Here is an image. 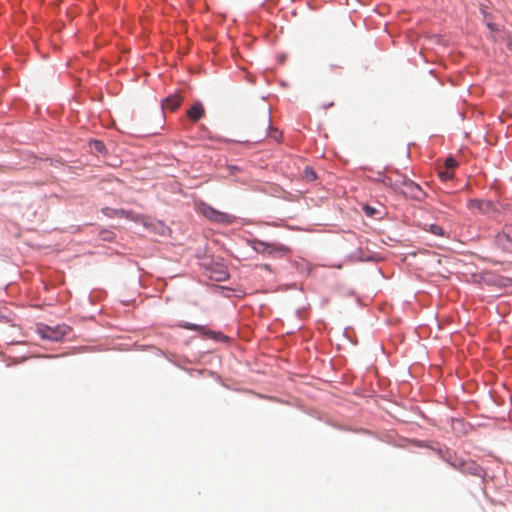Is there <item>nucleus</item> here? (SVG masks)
I'll return each instance as SVG.
<instances>
[{"mask_svg":"<svg viewBox=\"0 0 512 512\" xmlns=\"http://www.w3.org/2000/svg\"><path fill=\"white\" fill-rule=\"evenodd\" d=\"M118 215H121V216H125L126 218H130L131 217V212H128V211H125V210H119L117 212Z\"/></svg>","mask_w":512,"mask_h":512,"instance_id":"obj_18","label":"nucleus"},{"mask_svg":"<svg viewBox=\"0 0 512 512\" xmlns=\"http://www.w3.org/2000/svg\"><path fill=\"white\" fill-rule=\"evenodd\" d=\"M458 166V162L456 159H454L453 157H448L446 160H445V163H444V168L447 169V170H450L453 172V170Z\"/></svg>","mask_w":512,"mask_h":512,"instance_id":"obj_11","label":"nucleus"},{"mask_svg":"<svg viewBox=\"0 0 512 512\" xmlns=\"http://www.w3.org/2000/svg\"><path fill=\"white\" fill-rule=\"evenodd\" d=\"M40 333L44 339H48L51 341H59L67 335L68 328L67 327L51 328V327L46 326L40 330Z\"/></svg>","mask_w":512,"mask_h":512,"instance_id":"obj_5","label":"nucleus"},{"mask_svg":"<svg viewBox=\"0 0 512 512\" xmlns=\"http://www.w3.org/2000/svg\"><path fill=\"white\" fill-rule=\"evenodd\" d=\"M180 326L187 330L198 331V332H202V333H207V331H208L206 329V327L201 326V325L192 324V323H185V324H181Z\"/></svg>","mask_w":512,"mask_h":512,"instance_id":"obj_10","label":"nucleus"},{"mask_svg":"<svg viewBox=\"0 0 512 512\" xmlns=\"http://www.w3.org/2000/svg\"><path fill=\"white\" fill-rule=\"evenodd\" d=\"M205 113V110L201 103H195L188 111L187 116L193 122L198 121Z\"/></svg>","mask_w":512,"mask_h":512,"instance_id":"obj_8","label":"nucleus"},{"mask_svg":"<svg viewBox=\"0 0 512 512\" xmlns=\"http://www.w3.org/2000/svg\"><path fill=\"white\" fill-rule=\"evenodd\" d=\"M464 471L480 476L482 469L474 462H468L464 464Z\"/></svg>","mask_w":512,"mask_h":512,"instance_id":"obj_9","label":"nucleus"},{"mask_svg":"<svg viewBox=\"0 0 512 512\" xmlns=\"http://www.w3.org/2000/svg\"><path fill=\"white\" fill-rule=\"evenodd\" d=\"M504 238L509 240L508 237H507V234L505 232H503L502 234H498L497 235V242L498 243H502Z\"/></svg>","mask_w":512,"mask_h":512,"instance_id":"obj_17","label":"nucleus"},{"mask_svg":"<svg viewBox=\"0 0 512 512\" xmlns=\"http://www.w3.org/2000/svg\"><path fill=\"white\" fill-rule=\"evenodd\" d=\"M400 193L415 200H421L425 196V193L420 186L408 178L406 179Z\"/></svg>","mask_w":512,"mask_h":512,"instance_id":"obj_4","label":"nucleus"},{"mask_svg":"<svg viewBox=\"0 0 512 512\" xmlns=\"http://www.w3.org/2000/svg\"><path fill=\"white\" fill-rule=\"evenodd\" d=\"M182 96L178 93L169 95L163 101V107L175 111L182 103Z\"/></svg>","mask_w":512,"mask_h":512,"instance_id":"obj_6","label":"nucleus"},{"mask_svg":"<svg viewBox=\"0 0 512 512\" xmlns=\"http://www.w3.org/2000/svg\"><path fill=\"white\" fill-rule=\"evenodd\" d=\"M304 177L308 180V181H314L317 177H316V173L314 172L313 169L307 167L305 170H304Z\"/></svg>","mask_w":512,"mask_h":512,"instance_id":"obj_14","label":"nucleus"},{"mask_svg":"<svg viewBox=\"0 0 512 512\" xmlns=\"http://www.w3.org/2000/svg\"><path fill=\"white\" fill-rule=\"evenodd\" d=\"M507 47L512 51V39L507 40Z\"/></svg>","mask_w":512,"mask_h":512,"instance_id":"obj_19","label":"nucleus"},{"mask_svg":"<svg viewBox=\"0 0 512 512\" xmlns=\"http://www.w3.org/2000/svg\"><path fill=\"white\" fill-rule=\"evenodd\" d=\"M439 176L443 181H448L453 178L454 174L452 171L443 169L439 171Z\"/></svg>","mask_w":512,"mask_h":512,"instance_id":"obj_13","label":"nucleus"},{"mask_svg":"<svg viewBox=\"0 0 512 512\" xmlns=\"http://www.w3.org/2000/svg\"><path fill=\"white\" fill-rule=\"evenodd\" d=\"M429 231L434 234V235H437V236H444V230L441 226L439 225H436V224H431L429 226Z\"/></svg>","mask_w":512,"mask_h":512,"instance_id":"obj_12","label":"nucleus"},{"mask_svg":"<svg viewBox=\"0 0 512 512\" xmlns=\"http://www.w3.org/2000/svg\"><path fill=\"white\" fill-rule=\"evenodd\" d=\"M254 248L256 251H259V252L268 251L269 253H272L273 251H280V252L288 251V248H286L283 245L276 246L274 244H268L265 242H257L256 246Z\"/></svg>","mask_w":512,"mask_h":512,"instance_id":"obj_7","label":"nucleus"},{"mask_svg":"<svg viewBox=\"0 0 512 512\" xmlns=\"http://www.w3.org/2000/svg\"><path fill=\"white\" fill-rule=\"evenodd\" d=\"M200 212L208 220L220 224H232L236 219L234 215L218 211L215 208L206 204L201 205Z\"/></svg>","mask_w":512,"mask_h":512,"instance_id":"obj_1","label":"nucleus"},{"mask_svg":"<svg viewBox=\"0 0 512 512\" xmlns=\"http://www.w3.org/2000/svg\"><path fill=\"white\" fill-rule=\"evenodd\" d=\"M92 147L98 152H103L105 149V146L101 141H93Z\"/></svg>","mask_w":512,"mask_h":512,"instance_id":"obj_15","label":"nucleus"},{"mask_svg":"<svg viewBox=\"0 0 512 512\" xmlns=\"http://www.w3.org/2000/svg\"><path fill=\"white\" fill-rule=\"evenodd\" d=\"M407 177L405 175L400 174L397 171H391L388 174L384 175L380 181L385 186L390 187L395 192H401L403 185L405 184Z\"/></svg>","mask_w":512,"mask_h":512,"instance_id":"obj_2","label":"nucleus"},{"mask_svg":"<svg viewBox=\"0 0 512 512\" xmlns=\"http://www.w3.org/2000/svg\"><path fill=\"white\" fill-rule=\"evenodd\" d=\"M471 210H477L481 214L492 215L497 212L495 204L489 200L471 199L467 204Z\"/></svg>","mask_w":512,"mask_h":512,"instance_id":"obj_3","label":"nucleus"},{"mask_svg":"<svg viewBox=\"0 0 512 512\" xmlns=\"http://www.w3.org/2000/svg\"><path fill=\"white\" fill-rule=\"evenodd\" d=\"M364 211L368 216H373L376 212V210L370 206H365Z\"/></svg>","mask_w":512,"mask_h":512,"instance_id":"obj_16","label":"nucleus"}]
</instances>
